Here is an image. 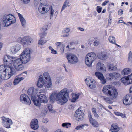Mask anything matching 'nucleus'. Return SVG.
<instances>
[{
  "label": "nucleus",
  "instance_id": "obj_21",
  "mask_svg": "<svg viewBox=\"0 0 132 132\" xmlns=\"http://www.w3.org/2000/svg\"><path fill=\"white\" fill-rule=\"evenodd\" d=\"M75 115L77 120L78 121L82 118L83 113L82 111L79 108L77 110Z\"/></svg>",
  "mask_w": 132,
  "mask_h": 132
},
{
  "label": "nucleus",
  "instance_id": "obj_49",
  "mask_svg": "<svg viewBox=\"0 0 132 132\" xmlns=\"http://www.w3.org/2000/svg\"><path fill=\"white\" fill-rule=\"evenodd\" d=\"M48 28V26L47 25H45L43 27L42 30L43 31H45L47 30Z\"/></svg>",
  "mask_w": 132,
  "mask_h": 132
},
{
  "label": "nucleus",
  "instance_id": "obj_48",
  "mask_svg": "<svg viewBox=\"0 0 132 132\" xmlns=\"http://www.w3.org/2000/svg\"><path fill=\"white\" fill-rule=\"evenodd\" d=\"M12 84V82L10 81L5 84V87H8L10 86Z\"/></svg>",
  "mask_w": 132,
  "mask_h": 132
},
{
  "label": "nucleus",
  "instance_id": "obj_12",
  "mask_svg": "<svg viewBox=\"0 0 132 132\" xmlns=\"http://www.w3.org/2000/svg\"><path fill=\"white\" fill-rule=\"evenodd\" d=\"M85 81L87 85L90 89L95 88L96 84L95 81L91 77L88 78L85 80Z\"/></svg>",
  "mask_w": 132,
  "mask_h": 132
},
{
  "label": "nucleus",
  "instance_id": "obj_42",
  "mask_svg": "<svg viewBox=\"0 0 132 132\" xmlns=\"http://www.w3.org/2000/svg\"><path fill=\"white\" fill-rule=\"evenodd\" d=\"M14 46L16 52L20 50L21 48V46L19 45H16Z\"/></svg>",
  "mask_w": 132,
  "mask_h": 132
},
{
  "label": "nucleus",
  "instance_id": "obj_43",
  "mask_svg": "<svg viewBox=\"0 0 132 132\" xmlns=\"http://www.w3.org/2000/svg\"><path fill=\"white\" fill-rule=\"evenodd\" d=\"M62 81V79L61 77H58L56 79L55 83L56 84H59Z\"/></svg>",
  "mask_w": 132,
  "mask_h": 132
},
{
  "label": "nucleus",
  "instance_id": "obj_17",
  "mask_svg": "<svg viewBox=\"0 0 132 132\" xmlns=\"http://www.w3.org/2000/svg\"><path fill=\"white\" fill-rule=\"evenodd\" d=\"M121 80L125 85L132 84V73L127 77L121 79Z\"/></svg>",
  "mask_w": 132,
  "mask_h": 132
},
{
  "label": "nucleus",
  "instance_id": "obj_2",
  "mask_svg": "<svg viewBox=\"0 0 132 132\" xmlns=\"http://www.w3.org/2000/svg\"><path fill=\"white\" fill-rule=\"evenodd\" d=\"M15 72V69L12 66H0V77L2 79H8L14 75Z\"/></svg>",
  "mask_w": 132,
  "mask_h": 132
},
{
  "label": "nucleus",
  "instance_id": "obj_13",
  "mask_svg": "<svg viewBox=\"0 0 132 132\" xmlns=\"http://www.w3.org/2000/svg\"><path fill=\"white\" fill-rule=\"evenodd\" d=\"M27 73V72L26 71L16 76L14 80V85L17 84L21 81L23 80L24 79Z\"/></svg>",
  "mask_w": 132,
  "mask_h": 132
},
{
  "label": "nucleus",
  "instance_id": "obj_6",
  "mask_svg": "<svg viewBox=\"0 0 132 132\" xmlns=\"http://www.w3.org/2000/svg\"><path fill=\"white\" fill-rule=\"evenodd\" d=\"M11 64H12L16 70L21 71L24 68L23 65L24 62L22 59L20 57H14L12 59Z\"/></svg>",
  "mask_w": 132,
  "mask_h": 132
},
{
  "label": "nucleus",
  "instance_id": "obj_35",
  "mask_svg": "<svg viewBox=\"0 0 132 132\" xmlns=\"http://www.w3.org/2000/svg\"><path fill=\"white\" fill-rule=\"evenodd\" d=\"M89 121L93 126L95 127H98L99 126L98 123L96 120L93 119L92 120H90Z\"/></svg>",
  "mask_w": 132,
  "mask_h": 132
},
{
  "label": "nucleus",
  "instance_id": "obj_11",
  "mask_svg": "<svg viewBox=\"0 0 132 132\" xmlns=\"http://www.w3.org/2000/svg\"><path fill=\"white\" fill-rule=\"evenodd\" d=\"M51 6L47 4H44L40 3L39 6L38 11L41 14L46 13L49 11Z\"/></svg>",
  "mask_w": 132,
  "mask_h": 132
},
{
  "label": "nucleus",
  "instance_id": "obj_10",
  "mask_svg": "<svg viewBox=\"0 0 132 132\" xmlns=\"http://www.w3.org/2000/svg\"><path fill=\"white\" fill-rule=\"evenodd\" d=\"M66 58L68 63L70 64H75L79 61L78 57L75 54L73 53L67 54L66 55Z\"/></svg>",
  "mask_w": 132,
  "mask_h": 132
},
{
  "label": "nucleus",
  "instance_id": "obj_51",
  "mask_svg": "<svg viewBox=\"0 0 132 132\" xmlns=\"http://www.w3.org/2000/svg\"><path fill=\"white\" fill-rule=\"evenodd\" d=\"M22 3L25 4H27L30 2V0H21Z\"/></svg>",
  "mask_w": 132,
  "mask_h": 132
},
{
  "label": "nucleus",
  "instance_id": "obj_9",
  "mask_svg": "<svg viewBox=\"0 0 132 132\" xmlns=\"http://www.w3.org/2000/svg\"><path fill=\"white\" fill-rule=\"evenodd\" d=\"M96 58V55L95 53L92 52L88 53L86 55L85 59V64L88 66H91Z\"/></svg>",
  "mask_w": 132,
  "mask_h": 132
},
{
  "label": "nucleus",
  "instance_id": "obj_41",
  "mask_svg": "<svg viewBox=\"0 0 132 132\" xmlns=\"http://www.w3.org/2000/svg\"><path fill=\"white\" fill-rule=\"evenodd\" d=\"M109 69L111 71H115L117 69V67L113 65H111L109 67Z\"/></svg>",
  "mask_w": 132,
  "mask_h": 132
},
{
  "label": "nucleus",
  "instance_id": "obj_62",
  "mask_svg": "<svg viewBox=\"0 0 132 132\" xmlns=\"http://www.w3.org/2000/svg\"><path fill=\"white\" fill-rule=\"evenodd\" d=\"M93 114L95 117L97 118H98V117H99V115L96 112L94 113Z\"/></svg>",
  "mask_w": 132,
  "mask_h": 132
},
{
  "label": "nucleus",
  "instance_id": "obj_55",
  "mask_svg": "<svg viewBox=\"0 0 132 132\" xmlns=\"http://www.w3.org/2000/svg\"><path fill=\"white\" fill-rule=\"evenodd\" d=\"M123 11L122 9H120L118 11V14L119 15H121L123 14Z\"/></svg>",
  "mask_w": 132,
  "mask_h": 132
},
{
  "label": "nucleus",
  "instance_id": "obj_57",
  "mask_svg": "<svg viewBox=\"0 0 132 132\" xmlns=\"http://www.w3.org/2000/svg\"><path fill=\"white\" fill-rule=\"evenodd\" d=\"M88 117H89V121L90 120H92V119H93L92 117V116L91 112H89Z\"/></svg>",
  "mask_w": 132,
  "mask_h": 132
},
{
  "label": "nucleus",
  "instance_id": "obj_7",
  "mask_svg": "<svg viewBox=\"0 0 132 132\" xmlns=\"http://www.w3.org/2000/svg\"><path fill=\"white\" fill-rule=\"evenodd\" d=\"M3 23L7 26L14 23L16 21L15 17L10 14H6L4 15L2 17Z\"/></svg>",
  "mask_w": 132,
  "mask_h": 132
},
{
  "label": "nucleus",
  "instance_id": "obj_45",
  "mask_svg": "<svg viewBox=\"0 0 132 132\" xmlns=\"http://www.w3.org/2000/svg\"><path fill=\"white\" fill-rule=\"evenodd\" d=\"M128 61L132 62V53L131 51L128 54Z\"/></svg>",
  "mask_w": 132,
  "mask_h": 132
},
{
  "label": "nucleus",
  "instance_id": "obj_46",
  "mask_svg": "<svg viewBox=\"0 0 132 132\" xmlns=\"http://www.w3.org/2000/svg\"><path fill=\"white\" fill-rule=\"evenodd\" d=\"M46 40H42L41 39L39 40L38 44H39L42 45L46 43Z\"/></svg>",
  "mask_w": 132,
  "mask_h": 132
},
{
  "label": "nucleus",
  "instance_id": "obj_30",
  "mask_svg": "<svg viewBox=\"0 0 132 132\" xmlns=\"http://www.w3.org/2000/svg\"><path fill=\"white\" fill-rule=\"evenodd\" d=\"M101 98L102 99L105 101L106 103L109 104H111L113 102V101H112L113 100H112L110 97L109 98L106 96H102Z\"/></svg>",
  "mask_w": 132,
  "mask_h": 132
},
{
  "label": "nucleus",
  "instance_id": "obj_4",
  "mask_svg": "<svg viewBox=\"0 0 132 132\" xmlns=\"http://www.w3.org/2000/svg\"><path fill=\"white\" fill-rule=\"evenodd\" d=\"M102 91L103 93L106 94L107 96L113 100L116 98L118 95L117 89L111 85L104 86L103 87Z\"/></svg>",
  "mask_w": 132,
  "mask_h": 132
},
{
  "label": "nucleus",
  "instance_id": "obj_44",
  "mask_svg": "<svg viewBox=\"0 0 132 132\" xmlns=\"http://www.w3.org/2000/svg\"><path fill=\"white\" fill-rule=\"evenodd\" d=\"M95 40L93 43V45L95 46H97L100 44V41L98 39H95Z\"/></svg>",
  "mask_w": 132,
  "mask_h": 132
},
{
  "label": "nucleus",
  "instance_id": "obj_19",
  "mask_svg": "<svg viewBox=\"0 0 132 132\" xmlns=\"http://www.w3.org/2000/svg\"><path fill=\"white\" fill-rule=\"evenodd\" d=\"M96 68L97 70L101 71L103 73H105L106 72V67L104 64L101 62H98L97 63Z\"/></svg>",
  "mask_w": 132,
  "mask_h": 132
},
{
  "label": "nucleus",
  "instance_id": "obj_27",
  "mask_svg": "<svg viewBox=\"0 0 132 132\" xmlns=\"http://www.w3.org/2000/svg\"><path fill=\"white\" fill-rule=\"evenodd\" d=\"M18 15L20 19L22 26L24 27L26 24V23L25 19L23 16L19 13H18Z\"/></svg>",
  "mask_w": 132,
  "mask_h": 132
},
{
  "label": "nucleus",
  "instance_id": "obj_25",
  "mask_svg": "<svg viewBox=\"0 0 132 132\" xmlns=\"http://www.w3.org/2000/svg\"><path fill=\"white\" fill-rule=\"evenodd\" d=\"M49 11H50V19H51L54 16V15L56 17L58 14V11H56L54 13L55 11H54V10L53 9L52 6H51L50 7V10Z\"/></svg>",
  "mask_w": 132,
  "mask_h": 132
},
{
  "label": "nucleus",
  "instance_id": "obj_16",
  "mask_svg": "<svg viewBox=\"0 0 132 132\" xmlns=\"http://www.w3.org/2000/svg\"><path fill=\"white\" fill-rule=\"evenodd\" d=\"M20 100L27 104L29 105L31 102L29 97L26 94H22L20 96Z\"/></svg>",
  "mask_w": 132,
  "mask_h": 132
},
{
  "label": "nucleus",
  "instance_id": "obj_63",
  "mask_svg": "<svg viewBox=\"0 0 132 132\" xmlns=\"http://www.w3.org/2000/svg\"><path fill=\"white\" fill-rule=\"evenodd\" d=\"M108 2V1H105L102 4V5L105 6Z\"/></svg>",
  "mask_w": 132,
  "mask_h": 132
},
{
  "label": "nucleus",
  "instance_id": "obj_58",
  "mask_svg": "<svg viewBox=\"0 0 132 132\" xmlns=\"http://www.w3.org/2000/svg\"><path fill=\"white\" fill-rule=\"evenodd\" d=\"M94 39L93 38H91L89 39V40L90 41H89V42H88V44L89 45H90L91 44L92 42H93V41Z\"/></svg>",
  "mask_w": 132,
  "mask_h": 132
},
{
  "label": "nucleus",
  "instance_id": "obj_50",
  "mask_svg": "<svg viewBox=\"0 0 132 132\" xmlns=\"http://www.w3.org/2000/svg\"><path fill=\"white\" fill-rule=\"evenodd\" d=\"M16 53V52L15 51V49L13 46L11 48V53L12 54H15Z\"/></svg>",
  "mask_w": 132,
  "mask_h": 132
},
{
  "label": "nucleus",
  "instance_id": "obj_3",
  "mask_svg": "<svg viewBox=\"0 0 132 132\" xmlns=\"http://www.w3.org/2000/svg\"><path fill=\"white\" fill-rule=\"evenodd\" d=\"M51 80L49 74L44 73L43 75H40L38 78L37 84V86L40 88L44 85L46 87L50 88L52 86Z\"/></svg>",
  "mask_w": 132,
  "mask_h": 132
},
{
  "label": "nucleus",
  "instance_id": "obj_31",
  "mask_svg": "<svg viewBox=\"0 0 132 132\" xmlns=\"http://www.w3.org/2000/svg\"><path fill=\"white\" fill-rule=\"evenodd\" d=\"M80 95V94L79 93L73 94L72 95V99L71 100V101L73 102H75L76 100L79 98V96Z\"/></svg>",
  "mask_w": 132,
  "mask_h": 132
},
{
  "label": "nucleus",
  "instance_id": "obj_1",
  "mask_svg": "<svg viewBox=\"0 0 132 132\" xmlns=\"http://www.w3.org/2000/svg\"><path fill=\"white\" fill-rule=\"evenodd\" d=\"M69 90L65 88L59 92H54L50 96L51 101L54 102L56 100L57 103L63 105L68 101L69 97Z\"/></svg>",
  "mask_w": 132,
  "mask_h": 132
},
{
  "label": "nucleus",
  "instance_id": "obj_28",
  "mask_svg": "<svg viewBox=\"0 0 132 132\" xmlns=\"http://www.w3.org/2000/svg\"><path fill=\"white\" fill-rule=\"evenodd\" d=\"M119 127L117 125L113 124L111 125L110 130L112 132H116L119 131Z\"/></svg>",
  "mask_w": 132,
  "mask_h": 132
},
{
  "label": "nucleus",
  "instance_id": "obj_26",
  "mask_svg": "<svg viewBox=\"0 0 132 132\" xmlns=\"http://www.w3.org/2000/svg\"><path fill=\"white\" fill-rule=\"evenodd\" d=\"M97 57L99 59L103 60L107 59L108 57L107 54L103 52L98 53L97 55Z\"/></svg>",
  "mask_w": 132,
  "mask_h": 132
},
{
  "label": "nucleus",
  "instance_id": "obj_53",
  "mask_svg": "<svg viewBox=\"0 0 132 132\" xmlns=\"http://www.w3.org/2000/svg\"><path fill=\"white\" fill-rule=\"evenodd\" d=\"M102 7L99 6H97V7L96 10L98 13H100L101 11Z\"/></svg>",
  "mask_w": 132,
  "mask_h": 132
},
{
  "label": "nucleus",
  "instance_id": "obj_59",
  "mask_svg": "<svg viewBox=\"0 0 132 132\" xmlns=\"http://www.w3.org/2000/svg\"><path fill=\"white\" fill-rule=\"evenodd\" d=\"M51 52L52 53L54 54H56L57 53L56 51L53 49L51 51Z\"/></svg>",
  "mask_w": 132,
  "mask_h": 132
},
{
  "label": "nucleus",
  "instance_id": "obj_52",
  "mask_svg": "<svg viewBox=\"0 0 132 132\" xmlns=\"http://www.w3.org/2000/svg\"><path fill=\"white\" fill-rule=\"evenodd\" d=\"M70 31V29L69 28H66L64 29V30L62 32V33H68Z\"/></svg>",
  "mask_w": 132,
  "mask_h": 132
},
{
  "label": "nucleus",
  "instance_id": "obj_47",
  "mask_svg": "<svg viewBox=\"0 0 132 132\" xmlns=\"http://www.w3.org/2000/svg\"><path fill=\"white\" fill-rule=\"evenodd\" d=\"M47 33L46 32H43L41 33H40L39 34V36L41 39L44 38L46 35Z\"/></svg>",
  "mask_w": 132,
  "mask_h": 132
},
{
  "label": "nucleus",
  "instance_id": "obj_22",
  "mask_svg": "<svg viewBox=\"0 0 132 132\" xmlns=\"http://www.w3.org/2000/svg\"><path fill=\"white\" fill-rule=\"evenodd\" d=\"M13 56H10L7 55H5L4 56L3 61L5 64L4 66H9L8 64L9 62L10 63H11L12 59L13 58Z\"/></svg>",
  "mask_w": 132,
  "mask_h": 132
},
{
  "label": "nucleus",
  "instance_id": "obj_36",
  "mask_svg": "<svg viewBox=\"0 0 132 132\" xmlns=\"http://www.w3.org/2000/svg\"><path fill=\"white\" fill-rule=\"evenodd\" d=\"M110 43L115 44L116 43V39L113 36H109L108 39Z\"/></svg>",
  "mask_w": 132,
  "mask_h": 132
},
{
  "label": "nucleus",
  "instance_id": "obj_14",
  "mask_svg": "<svg viewBox=\"0 0 132 132\" xmlns=\"http://www.w3.org/2000/svg\"><path fill=\"white\" fill-rule=\"evenodd\" d=\"M2 123L3 125L7 128L10 127V125L12 124V122L11 119L6 118L5 117H2Z\"/></svg>",
  "mask_w": 132,
  "mask_h": 132
},
{
  "label": "nucleus",
  "instance_id": "obj_38",
  "mask_svg": "<svg viewBox=\"0 0 132 132\" xmlns=\"http://www.w3.org/2000/svg\"><path fill=\"white\" fill-rule=\"evenodd\" d=\"M113 73V79H116L121 78V75L119 73L114 72Z\"/></svg>",
  "mask_w": 132,
  "mask_h": 132
},
{
  "label": "nucleus",
  "instance_id": "obj_56",
  "mask_svg": "<svg viewBox=\"0 0 132 132\" xmlns=\"http://www.w3.org/2000/svg\"><path fill=\"white\" fill-rule=\"evenodd\" d=\"M47 106L48 107V108L49 111H50L52 112H53L52 111H53V110H52V108L51 105L50 104H48Z\"/></svg>",
  "mask_w": 132,
  "mask_h": 132
},
{
  "label": "nucleus",
  "instance_id": "obj_8",
  "mask_svg": "<svg viewBox=\"0 0 132 132\" xmlns=\"http://www.w3.org/2000/svg\"><path fill=\"white\" fill-rule=\"evenodd\" d=\"M31 53L30 48H26L20 55L19 56L22 59L24 64H26L29 61L31 58L30 54Z\"/></svg>",
  "mask_w": 132,
  "mask_h": 132
},
{
  "label": "nucleus",
  "instance_id": "obj_60",
  "mask_svg": "<svg viewBox=\"0 0 132 132\" xmlns=\"http://www.w3.org/2000/svg\"><path fill=\"white\" fill-rule=\"evenodd\" d=\"M96 109L95 108H92V112L93 113V114L94 113H95L96 112Z\"/></svg>",
  "mask_w": 132,
  "mask_h": 132
},
{
  "label": "nucleus",
  "instance_id": "obj_24",
  "mask_svg": "<svg viewBox=\"0 0 132 132\" xmlns=\"http://www.w3.org/2000/svg\"><path fill=\"white\" fill-rule=\"evenodd\" d=\"M55 45L58 48H60L61 52L63 53L64 51L65 45L63 42H57L56 43Z\"/></svg>",
  "mask_w": 132,
  "mask_h": 132
},
{
  "label": "nucleus",
  "instance_id": "obj_18",
  "mask_svg": "<svg viewBox=\"0 0 132 132\" xmlns=\"http://www.w3.org/2000/svg\"><path fill=\"white\" fill-rule=\"evenodd\" d=\"M95 74L96 77L100 80L101 84H104L106 82V80L102 73L100 72H97L95 73Z\"/></svg>",
  "mask_w": 132,
  "mask_h": 132
},
{
  "label": "nucleus",
  "instance_id": "obj_37",
  "mask_svg": "<svg viewBox=\"0 0 132 132\" xmlns=\"http://www.w3.org/2000/svg\"><path fill=\"white\" fill-rule=\"evenodd\" d=\"M86 126H88V125L86 124L84 125L81 124L80 125L77 126L75 128V129L77 130L83 129H84V127Z\"/></svg>",
  "mask_w": 132,
  "mask_h": 132
},
{
  "label": "nucleus",
  "instance_id": "obj_29",
  "mask_svg": "<svg viewBox=\"0 0 132 132\" xmlns=\"http://www.w3.org/2000/svg\"><path fill=\"white\" fill-rule=\"evenodd\" d=\"M132 72L131 70L128 68H124L122 72L121 73L122 75H127L130 73Z\"/></svg>",
  "mask_w": 132,
  "mask_h": 132
},
{
  "label": "nucleus",
  "instance_id": "obj_54",
  "mask_svg": "<svg viewBox=\"0 0 132 132\" xmlns=\"http://www.w3.org/2000/svg\"><path fill=\"white\" fill-rule=\"evenodd\" d=\"M112 16L111 14H110L109 15V18L108 20V23L110 24L111 23Z\"/></svg>",
  "mask_w": 132,
  "mask_h": 132
},
{
  "label": "nucleus",
  "instance_id": "obj_5",
  "mask_svg": "<svg viewBox=\"0 0 132 132\" xmlns=\"http://www.w3.org/2000/svg\"><path fill=\"white\" fill-rule=\"evenodd\" d=\"M38 92H39V93H44L45 92V90H40L39 92L38 89L34 88L32 87L29 89L27 91L28 95L31 96L32 100L33 101L34 105L37 106H39L40 105L41 103L38 99V100L36 97V94Z\"/></svg>",
  "mask_w": 132,
  "mask_h": 132
},
{
  "label": "nucleus",
  "instance_id": "obj_61",
  "mask_svg": "<svg viewBox=\"0 0 132 132\" xmlns=\"http://www.w3.org/2000/svg\"><path fill=\"white\" fill-rule=\"evenodd\" d=\"M42 130L44 132H47L48 130L46 128H42Z\"/></svg>",
  "mask_w": 132,
  "mask_h": 132
},
{
  "label": "nucleus",
  "instance_id": "obj_40",
  "mask_svg": "<svg viewBox=\"0 0 132 132\" xmlns=\"http://www.w3.org/2000/svg\"><path fill=\"white\" fill-rule=\"evenodd\" d=\"M62 126L63 127L68 128L71 127V123H70L68 122L63 123L62 124Z\"/></svg>",
  "mask_w": 132,
  "mask_h": 132
},
{
  "label": "nucleus",
  "instance_id": "obj_15",
  "mask_svg": "<svg viewBox=\"0 0 132 132\" xmlns=\"http://www.w3.org/2000/svg\"><path fill=\"white\" fill-rule=\"evenodd\" d=\"M123 100V103L125 105H129L132 103V96L130 94L127 95Z\"/></svg>",
  "mask_w": 132,
  "mask_h": 132
},
{
  "label": "nucleus",
  "instance_id": "obj_64",
  "mask_svg": "<svg viewBox=\"0 0 132 132\" xmlns=\"http://www.w3.org/2000/svg\"><path fill=\"white\" fill-rule=\"evenodd\" d=\"M77 29L82 31H84V29L82 28L78 27L77 28Z\"/></svg>",
  "mask_w": 132,
  "mask_h": 132
},
{
  "label": "nucleus",
  "instance_id": "obj_33",
  "mask_svg": "<svg viewBox=\"0 0 132 132\" xmlns=\"http://www.w3.org/2000/svg\"><path fill=\"white\" fill-rule=\"evenodd\" d=\"M26 44L27 45H30L33 42V39L28 36H26Z\"/></svg>",
  "mask_w": 132,
  "mask_h": 132
},
{
  "label": "nucleus",
  "instance_id": "obj_34",
  "mask_svg": "<svg viewBox=\"0 0 132 132\" xmlns=\"http://www.w3.org/2000/svg\"><path fill=\"white\" fill-rule=\"evenodd\" d=\"M69 0H65L64 2L62 8L61 12L63 11L65 9L67 6L69 7L70 6Z\"/></svg>",
  "mask_w": 132,
  "mask_h": 132
},
{
  "label": "nucleus",
  "instance_id": "obj_23",
  "mask_svg": "<svg viewBox=\"0 0 132 132\" xmlns=\"http://www.w3.org/2000/svg\"><path fill=\"white\" fill-rule=\"evenodd\" d=\"M38 99L41 102L44 104L47 103L48 102V100L46 96L43 94L38 95Z\"/></svg>",
  "mask_w": 132,
  "mask_h": 132
},
{
  "label": "nucleus",
  "instance_id": "obj_39",
  "mask_svg": "<svg viewBox=\"0 0 132 132\" xmlns=\"http://www.w3.org/2000/svg\"><path fill=\"white\" fill-rule=\"evenodd\" d=\"M106 76L107 79L108 80H111L113 79V73L107 74L106 75Z\"/></svg>",
  "mask_w": 132,
  "mask_h": 132
},
{
  "label": "nucleus",
  "instance_id": "obj_20",
  "mask_svg": "<svg viewBox=\"0 0 132 132\" xmlns=\"http://www.w3.org/2000/svg\"><path fill=\"white\" fill-rule=\"evenodd\" d=\"M38 121L36 119L32 120L31 122V127L32 129L35 130L37 129L39 127Z\"/></svg>",
  "mask_w": 132,
  "mask_h": 132
},
{
  "label": "nucleus",
  "instance_id": "obj_32",
  "mask_svg": "<svg viewBox=\"0 0 132 132\" xmlns=\"http://www.w3.org/2000/svg\"><path fill=\"white\" fill-rule=\"evenodd\" d=\"M26 36L23 37H19L17 39L18 41L23 45L26 44Z\"/></svg>",
  "mask_w": 132,
  "mask_h": 132
}]
</instances>
